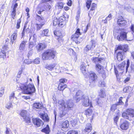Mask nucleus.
Returning <instances> with one entry per match:
<instances>
[{"mask_svg": "<svg viewBox=\"0 0 134 134\" xmlns=\"http://www.w3.org/2000/svg\"><path fill=\"white\" fill-rule=\"evenodd\" d=\"M128 50V46L127 45H125L123 46V51H122L126 52Z\"/></svg>", "mask_w": 134, "mask_h": 134, "instance_id": "obj_50", "label": "nucleus"}, {"mask_svg": "<svg viewBox=\"0 0 134 134\" xmlns=\"http://www.w3.org/2000/svg\"><path fill=\"white\" fill-rule=\"evenodd\" d=\"M4 93V90L3 87H1L0 91V97H1Z\"/></svg>", "mask_w": 134, "mask_h": 134, "instance_id": "obj_58", "label": "nucleus"}, {"mask_svg": "<svg viewBox=\"0 0 134 134\" xmlns=\"http://www.w3.org/2000/svg\"><path fill=\"white\" fill-rule=\"evenodd\" d=\"M43 105L39 103H35L33 105V107L34 108L37 109H41L43 107Z\"/></svg>", "mask_w": 134, "mask_h": 134, "instance_id": "obj_25", "label": "nucleus"}, {"mask_svg": "<svg viewBox=\"0 0 134 134\" xmlns=\"http://www.w3.org/2000/svg\"><path fill=\"white\" fill-rule=\"evenodd\" d=\"M87 66L86 65L83 63L81 64L80 66V69L84 75H85L87 72V69L86 68Z\"/></svg>", "mask_w": 134, "mask_h": 134, "instance_id": "obj_21", "label": "nucleus"}, {"mask_svg": "<svg viewBox=\"0 0 134 134\" xmlns=\"http://www.w3.org/2000/svg\"><path fill=\"white\" fill-rule=\"evenodd\" d=\"M57 6L59 9H62L63 7V4L62 2H59L57 4Z\"/></svg>", "mask_w": 134, "mask_h": 134, "instance_id": "obj_54", "label": "nucleus"}, {"mask_svg": "<svg viewBox=\"0 0 134 134\" xmlns=\"http://www.w3.org/2000/svg\"><path fill=\"white\" fill-rule=\"evenodd\" d=\"M92 59L93 62L95 63H100L101 62V60H102L101 58L94 57L92 58Z\"/></svg>", "mask_w": 134, "mask_h": 134, "instance_id": "obj_30", "label": "nucleus"}, {"mask_svg": "<svg viewBox=\"0 0 134 134\" xmlns=\"http://www.w3.org/2000/svg\"><path fill=\"white\" fill-rule=\"evenodd\" d=\"M80 12L79 10H78L77 12L76 19L77 21L79 20L80 17Z\"/></svg>", "mask_w": 134, "mask_h": 134, "instance_id": "obj_52", "label": "nucleus"}, {"mask_svg": "<svg viewBox=\"0 0 134 134\" xmlns=\"http://www.w3.org/2000/svg\"><path fill=\"white\" fill-rule=\"evenodd\" d=\"M25 62L27 64H30L32 62L30 60L27 59L25 60Z\"/></svg>", "mask_w": 134, "mask_h": 134, "instance_id": "obj_63", "label": "nucleus"}, {"mask_svg": "<svg viewBox=\"0 0 134 134\" xmlns=\"http://www.w3.org/2000/svg\"><path fill=\"white\" fill-rule=\"evenodd\" d=\"M97 103L98 105L99 106H101L102 104L103 103V102L100 99H98V101L97 102Z\"/></svg>", "mask_w": 134, "mask_h": 134, "instance_id": "obj_56", "label": "nucleus"}, {"mask_svg": "<svg viewBox=\"0 0 134 134\" xmlns=\"http://www.w3.org/2000/svg\"><path fill=\"white\" fill-rule=\"evenodd\" d=\"M34 46V44L32 42H30L29 44V48L31 49Z\"/></svg>", "mask_w": 134, "mask_h": 134, "instance_id": "obj_62", "label": "nucleus"}, {"mask_svg": "<svg viewBox=\"0 0 134 134\" xmlns=\"http://www.w3.org/2000/svg\"><path fill=\"white\" fill-rule=\"evenodd\" d=\"M129 124L128 122L126 121H124L120 125V128L122 130H126L128 128Z\"/></svg>", "mask_w": 134, "mask_h": 134, "instance_id": "obj_13", "label": "nucleus"}, {"mask_svg": "<svg viewBox=\"0 0 134 134\" xmlns=\"http://www.w3.org/2000/svg\"><path fill=\"white\" fill-rule=\"evenodd\" d=\"M122 97H120L119 99V101L116 104L117 105H121L124 104V103L122 100Z\"/></svg>", "mask_w": 134, "mask_h": 134, "instance_id": "obj_49", "label": "nucleus"}, {"mask_svg": "<svg viewBox=\"0 0 134 134\" xmlns=\"http://www.w3.org/2000/svg\"><path fill=\"white\" fill-rule=\"evenodd\" d=\"M21 21V19H20L18 20L17 21V24L16 25L17 29H19L20 27V24Z\"/></svg>", "mask_w": 134, "mask_h": 134, "instance_id": "obj_51", "label": "nucleus"}, {"mask_svg": "<svg viewBox=\"0 0 134 134\" xmlns=\"http://www.w3.org/2000/svg\"><path fill=\"white\" fill-rule=\"evenodd\" d=\"M27 113L26 110H23L21 111L20 114L21 116L23 118L24 121L26 123H29L30 122V119L26 115Z\"/></svg>", "mask_w": 134, "mask_h": 134, "instance_id": "obj_5", "label": "nucleus"}, {"mask_svg": "<svg viewBox=\"0 0 134 134\" xmlns=\"http://www.w3.org/2000/svg\"><path fill=\"white\" fill-rule=\"evenodd\" d=\"M66 81V80L65 79H60V83H62V84H64L63 83L65 82V81Z\"/></svg>", "mask_w": 134, "mask_h": 134, "instance_id": "obj_64", "label": "nucleus"}, {"mask_svg": "<svg viewBox=\"0 0 134 134\" xmlns=\"http://www.w3.org/2000/svg\"><path fill=\"white\" fill-rule=\"evenodd\" d=\"M41 23V24H36V29L37 30H40L44 24V23Z\"/></svg>", "mask_w": 134, "mask_h": 134, "instance_id": "obj_41", "label": "nucleus"}, {"mask_svg": "<svg viewBox=\"0 0 134 134\" xmlns=\"http://www.w3.org/2000/svg\"><path fill=\"white\" fill-rule=\"evenodd\" d=\"M66 87L67 86L66 85L60 83L58 85V88L59 90L63 91Z\"/></svg>", "mask_w": 134, "mask_h": 134, "instance_id": "obj_27", "label": "nucleus"}, {"mask_svg": "<svg viewBox=\"0 0 134 134\" xmlns=\"http://www.w3.org/2000/svg\"><path fill=\"white\" fill-rule=\"evenodd\" d=\"M99 84L100 85V86L104 87L105 86V84L104 81H100L99 82Z\"/></svg>", "mask_w": 134, "mask_h": 134, "instance_id": "obj_60", "label": "nucleus"}, {"mask_svg": "<svg viewBox=\"0 0 134 134\" xmlns=\"http://www.w3.org/2000/svg\"><path fill=\"white\" fill-rule=\"evenodd\" d=\"M58 104H59L60 107H62V109L63 107L64 106V105H65V103L64 101L62 100H59L58 102Z\"/></svg>", "mask_w": 134, "mask_h": 134, "instance_id": "obj_38", "label": "nucleus"}, {"mask_svg": "<svg viewBox=\"0 0 134 134\" xmlns=\"http://www.w3.org/2000/svg\"><path fill=\"white\" fill-rule=\"evenodd\" d=\"M6 58V53L4 51H3L0 53V58H2L4 59Z\"/></svg>", "mask_w": 134, "mask_h": 134, "instance_id": "obj_36", "label": "nucleus"}, {"mask_svg": "<svg viewBox=\"0 0 134 134\" xmlns=\"http://www.w3.org/2000/svg\"><path fill=\"white\" fill-rule=\"evenodd\" d=\"M122 116L125 119L131 120L134 116V110L131 109H127L125 112H123Z\"/></svg>", "mask_w": 134, "mask_h": 134, "instance_id": "obj_3", "label": "nucleus"}, {"mask_svg": "<svg viewBox=\"0 0 134 134\" xmlns=\"http://www.w3.org/2000/svg\"><path fill=\"white\" fill-rule=\"evenodd\" d=\"M117 105L116 104H114L113 105L111 108V110L112 111H114L116 109Z\"/></svg>", "mask_w": 134, "mask_h": 134, "instance_id": "obj_48", "label": "nucleus"}, {"mask_svg": "<svg viewBox=\"0 0 134 134\" xmlns=\"http://www.w3.org/2000/svg\"><path fill=\"white\" fill-rule=\"evenodd\" d=\"M89 77L90 81L91 82L96 81L97 79V77L96 74L92 71H91L90 72Z\"/></svg>", "mask_w": 134, "mask_h": 134, "instance_id": "obj_10", "label": "nucleus"}, {"mask_svg": "<svg viewBox=\"0 0 134 134\" xmlns=\"http://www.w3.org/2000/svg\"><path fill=\"white\" fill-rule=\"evenodd\" d=\"M54 34L57 36L60 37L62 36L61 32L59 31H55L54 32Z\"/></svg>", "mask_w": 134, "mask_h": 134, "instance_id": "obj_44", "label": "nucleus"}, {"mask_svg": "<svg viewBox=\"0 0 134 134\" xmlns=\"http://www.w3.org/2000/svg\"><path fill=\"white\" fill-rule=\"evenodd\" d=\"M70 122L72 126L74 127L77 124L78 120L76 119H75L71 120Z\"/></svg>", "mask_w": 134, "mask_h": 134, "instance_id": "obj_35", "label": "nucleus"}, {"mask_svg": "<svg viewBox=\"0 0 134 134\" xmlns=\"http://www.w3.org/2000/svg\"><path fill=\"white\" fill-rule=\"evenodd\" d=\"M55 65L56 64L55 63L48 64L46 66L45 68L50 71H52L55 67Z\"/></svg>", "mask_w": 134, "mask_h": 134, "instance_id": "obj_23", "label": "nucleus"}, {"mask_svg": "<svg viewBox=\"0 0 134 134\" xmlns=\"http://www.w3.org/2000/svg\"><path fill=\"white\" fill-rule=\"evenodd\" d=\"M73 106V103L71 100H68L65 103V105H64L63 108L65 110H69Z\"/></svg>", "mask_w": 134, "mask_h": 134, "instance_id": "obj_7", "label": "nucleus"}, {"mask_svg": "<svg viewBox=\"0 0 134 134\" xmlns=\"http://www.w3.org/2000/svg\"><path fill=\"white\" fill-rule=\"evenodd\" d=\"M96 4L94 3H92L91 5V10H94L95 9V7H96Z\"/></svg>", "mask_w": 134, "mask_h": 134, "instance_id": "obj_59", "label": "nucleus"}, {"mask_svg": "<svg viewBox=\"0 0 134 134\" xmlns=\"http://www.w3.org/2000/svg\"><path fill=\"white\" fill-rule=\"evenodd\" d=\"M126 23V21L122 16L119 17L118 18L117 24L120 26H125Z\"/></svg>", "mask_w": 134, "mask_h": 134, "instance_id": "obj_8", "label": "nucleus"}, {"mask_svg": "<svg viewBox=\"0 0 134 134\" xmlns=\"http://www.w3.org/2000/svg\"><path fill=\"white\" fill-rule=\"evenodd\" d=\"M20 87L24 93L26 94H31L34 92L35 90L34 85L31 84L26 85L20 83Z\"/></svg>", "mask_w": 134, "mask_h": 134, "instance_id": "obj_1", "label": "nucleus"}, {"mask_svg": "<svg viewBox=\"0 0 134 134\" xmlns=\"http://www.w3.org/2000/svg\"><path fill=\"white\" fill-rule=\"evenodd\" d=\"M91 129V124H88L86 125V126L84 130L85 132L86 133H88L90 132Z\"/></svg>", "mask_w": 134, "mask_h": 134, "instance_id": "obj_26", "label": "nucleus"}, {"mask_svg": "<svg viewBox=\"0 0 134 134\" xmlns=\"http://www.w3.org/2000/svg\"><path fill=\"white\" fill-rule=\"evenodd\" d=\"M92 110L91 109H88L86 110L85 112V114L86 115H91L92 113Z\"/></svg>", "mask_w": 134, "mask_h": 134, "instance_id": "obj_34", "label": "nucleus"}, {"mask_svg": "<svg viewBox=\"0 0 134 134\" xmlns=\"http://www.w3.org/2000/svg\"><path fill=\"white\" fill-rule=\"evenodd\" d=\"M91 44H90V45L91 46V47L92 48H94L96 46V42L94 40H92L91 41Z\"/></svg>", "mask_w": 134, "mask_h": 134, "instance_id": "obj_47", "label": "nucleus"}, {"mask_svg": "<svg viewBox=\"0 0 134 134\" xmlns=\"http://www.w3.org/2000/svg\"><path fill=\"white\" fill-rule=\"evenodd\" d=\"M18 6V5L17 3H15L14 5L13 6H12V7L11 14L12 18L13 19H14L16 15V10Z\"/></svg>", "mask_w": 134, "mask_h": 134, "instance_id": "obj_15", "label": "nucleus"}, {"mask_svg": "<svg viewBox=\"0 0 134 134\" xmlns=\"http://www.w3.org/2000/svg\"><path fill=\"white\" fill-rule=\"evenodd\" d=\"M86 7L87 8L89 9L90 8L92 1L90 0H86Z\"/></svg>", "mask_w": 134, "mask_h": 134, "instance_id": "obj_46", "label": "nucleus"}, {"mask_svg": "<svg viewBox=\"0 0 134 134\" xmlns=\"http://www.w3.org/2000/svg\"><path fill=\"white\" fill-rule=\"evenodd\" d=\"M117 32L120 34L117 37V39L119 41H122L124 40H128L127 38V33L124 32L122 29H119Z\"/></svg>", "mask_w": 134, "mask_h": 134, "instance_id": "obj_4", "label": "nucleus"}, {"mask_svg": "<svg viewBox=\"0 0 134 134\" xmlns=\"http://www.w3.org/2000/svg\"><path fill=\"white\" fill-rule=\"evenodd\" d=\"M125 55V52L123 51L119 52L118 53L117 55V60L120 61L122 60Z\"/></svg>", "mask_w": 134, "mask_h": 134, "instance_id": "obj_16", "label": "nucleus"}, {"mask_svg": "<svg viewBox=\"0 0 134 134\" xmlns=\"http://www.w3.org/2000/svg\"><path fill=\"white\" fill-rule=\"evenodd\" d=\"M33 62L35 64H38L40 63V61L38 58H36L35 60H33Z\"/></svg>", "mask_w": 134, "mask_h": 134, "instance_id": "obj_61", "label": "nucleus"}, {"mask_svg": "<svg viewBox=\"0 0 134 134\" xmlns=\"http://www.w3.org/2000/svg\"><path fill=\"white\" fill-rule=\"evenodd\" d=\"M45 45L42 43H39L36 46V48L37 51L40 52L46 47Z\"/></svg>", "mask_w": 134, "mask_h": 134, "instance_id": "obj_17", "label": "nucleus"}, {"mask_svg": "<svg viewBox=\"0 0 134 134\" xmlns=\"http://www.w3.org/2000/svg\"><path fill=\"white\" fill-rule=\"evenodd\" d=\"M56 53L55 51L53 50H47L42 54V59L44 60L53 59L55 57Z\"/></svg>", "mask_w": 134, "mask_h": 134, "instance_id": "obj_2", "label": "nucleus"}, {"mask_svg": "<svg viewBox=\"0 0 134 134\" xmlns=\"http://www.w3.org/2000/svg\"><path fill=\"white\" fill-rule=\"evenodd\" d=\"M69 124L68 121L66 120L63 122L62 124L61 127L62 130H64L69 126Z\"/></svg>", "mask_w": 134, "mask_h": 134, "instance_id": "obj_19", "label": "nucleus"}, {"mask_svg": "<svg viewBox=\"0 0 134 134\" xmlns=\"http://www.w3.org/2000/svg\"><path fill=\"white\" fill-rule=\"evenodd\" d=\"M67 134H78V132L76 130H72L68 131Z\"/></svg>", "mask_w": 134, "mask_h": 134, "instance_id": "obj_39", "label": "nucleus"}, {"mask_svg": "<svg viewBox=\"0 0 134 134\" xmlns=\"http://www.w3.org/2000/svg\"><path fill=\"white\" fill-rule=\"evenodd\" d=\"M127 71L129 73H132L134 71V64H132L130 68L128 69Z\"/></svg>", "mask_w": 134, "mask_h": 134, "instance_id": "obj_37", "label": "nucleus"}, {"mask_svg": "<svg viewBox=\"0 0 134 134\" xmlns=\"http://www.w3.org/2000/svg\"><path fill=\"white\" fill-rule=\"evenodd\" d=\"M49 30L48 29H46L41 31V36H48Z\"/></svg>", "mask_w": 134, "mask_h": 134, "instance_id": "obj_24", "label": "nucleus"}, {"mask_svg": "<svg viewBox=\"0 0 134 134\" xmlns=\"http://www.w3.org/2000/svg\"><path fill=\"white\" fill-rule=\"evenodd\" d=\"M66 21L64 20V18L62 17L59 18L58 19V25L60 26L63 27L65 25Z\"/></svg>", "mask_w": 134, "mask_h": 134, "instance_id": "obj_18", "label": "nucleus"}, {"mask_svg": "<svg viewBox=\"0 0 134 134\" xmlns=\"http://www.w3.org/2000/svg\"><path fill=\"white\" fill-rule=\"evenodd\" d=\"M14 95L15 93L14 92H12L11 94H10V95L9 97V99L10 100L12 99V98L14 99L13 100V102L15 104H16L18 103L17 102H15L14 101V99H15L17 100V98L16 97H14Z\"/></svg>", "mask_w": 134, "mask_h": 134, "instance_id": "obj_32", "label": "nucleus"}, {"mask_svg": "<svg viewBox=\"0 0 134 134\" xmlns=\"http://www.w3.org/2000/svg\"><path fill=\"white\" fill-rule=\"evenodd\" d=\"M12 106V103H8L6 105V107L8 109H9Z\"/></svg>", "mask_w": 134, "mask_h": 134, "instance_id": "obj_53", "label": "nucleus"}, {"mask_svg": "<svg viewBox=\"0 0 134 134\" xmlns=\"http://www.w3.org/2000/svg\"><path fill=\"white\" fill-rule=\"evenodd\" d=\"M42 132H44L46 134H48L50 132V130L48 125H47L46 127L43 129L42 130Z\"/></svg>", "mask_w": 134, "mask_h": 134, "instance_id": "obj_31", "label": "nucleus"}, {"mask_svg": "<svg viewBox=\"0 0 134 134\" xmlns=\"http://www.w3.org/2000/svg\"><path fill=\"white\" fill-rule=\"evenodd\" d=\"M96 71L99 73L104 74L105 71L103 67L99 64H97L96 66Z\"/></svg>", "mask_w": 134, "mask_h": 134, "instance_id": "obj_11", "label": "nucleus"}, {"mask_svg": "<svg viewBox=\"0 0 134 134\" xmlns=\"http://www.w3.org/2000/svg\"><path fill=\"white\" fill-rule=\"evenodd\" d=\"M80 31V29H78L75 34L72 35L71 37V39L73 41H75L76 43L77 44H79L80 42V41L77 40L79 38V36L81 34Z\"/></svg>", "mask_w": 134, "mask_h": 134, "instance_id": "obj_6", "label": "nucleus"}, {"mask_svg": "<svg viewBox=\"0 0 134 134\" xmlns=\"http://www.w3.org/2000/svg\"><path fill=\"white\" fill-rule=\"evenodd\" d=\"M39 114L41 117L44 121H49V118L47 114H44L40 113Z\"/></svg>", "mask_w": 134, "mask_h": 134, "instance_id": "obj_20", "label": "nucleus"}, {"mask_svg": "<svg viewBox=\"0 0 134 134\" xmlns=\"http://www.w3.org/2000/svg\"><path fill=\"white\" fill-rule=\"evenodd\" d=\"M62 110L63 111H61L59 114V116L60 117H62L64 116L67 113V110H65L63 108V107Z\"/></svg>", "mask_w": 134, "mask_h": 134, "instance_id": "obj_28", "label": "nucleus"}, {"mask_svg": "<svg viewBox=\"0 0 134 134\" xmlns=\"http://www.w3.org/2000/svg\"><path fill=\"white\" fill-rule=\"evenodd\" d=\"M57 18H54L53 20V24L54 26H56L57 25H58V21Z\"/></svg>", "mask_w": 134, "mask_h": 134, "instance_id": "obj_45", "label": "nucleus"}, {"mask_svg": "<svg viewBox=\"0 0 134 134\" xmlns=\"http://www.w3.org/2000/svg\"><path fill=\"white\" fill-rule=\"evenodd\" d=\"M32 121L34 124L37 127L40 126L41 125L43 124L42 121L39 119H34L32 120Z\"/></svg>", "mask_w": 134, "mask_h": 134, "instance_id": "obj_12", "label": "nucleus"}, {"mask_svg": "<svg viewBox=\"0 0 134 134\" xmlns=\"http://www.w3.org/2000/svg\"><path fill=\"white\" fill-rule=\"evenodd\" d=\"M91 46L90 44L87 45L84 48V50L86 51H88L89 50H91L92 49Z\"/></svg>", "mask_w": 134, "mask_h": 134, "instance_id": "obj_42", "label": "nucleus"}, {"mask_svg": "<svg viewBox=\"0 0 134 134\" xmlns=\"http://www.w3.org/2000/svg\"><path fill=\"white\" fill-rule=\"evenodd\" d=\"M76 96L75 99L77 102L79 101L81 99L83 98L84 96H82V93L80 91H78L76 92Z\"/></svg>", "mask_w": 134, "mask_h": 134, "instance_id": "obj_14", "label": "nucleus"}, {"mask_svg": "<svg viewBox=\"0 0 134 134\" xmlns=\"http://www.w3.org/2000/svg\"><path fill=\"white\" fill-rule=\"evenodd\" d=\"M26 26H27V24L25 23V26L24 27V28L23 29V32H22V37H23L24 36V35L25 30L26 29Z\"/></svg>", "mask_w": 134, "mask_h": 134, "instance_id": "obj_55", "label": "nucleus"}, {"mask_svg": "<svg viewBox=\"0 0 134 134\" xmlns=\"http://www.w3.org/2000/svg\"><path fill=\"white\" fill-rule=\"evenodd\" d=\"M17 34L16 33H14L11 36L10 42L12 44H13L14 41L16 39L17 36Z\"/></svg>", "mask_w": 134, "mask_h": 134, "instance_id": "obj_29", "label": "nucleus"}, {"mask_svg": "<svg viewBox=\"0 0 134 134\" xmlns=\"http://www.w3.org/2000/svg\"><path fill=\"white\" fill-rule=\"evenodd\" d=\"M125 63L123 62L119 65V68L121 70H123L125 69Z\"/></svg>", "mask_w": 134, "mask_h": 134, "instance_id": "obj_33", "label": "nucleus"}, {"mask_svg": "<svg viewBox=\"0 0 134 134\" xmlns=\"http://www.w3.org/2000/svg\"><path fill=\"white\" fill-rule=\"evenodd\" d=\"M99 96L101 97H103L105 96V93L104 89H101L99 94Z\"/></svg>", "mask_w": 134, "mask_h": 134, "instance_id": "obj_40", "label": "nucleus"}, {"mask_svg": "<svg viewBox=\"0 0 134 134\" xmlns=\"http://www.w3.org/2000/svg\"><path fill=\"white\" fill-rule=\"evenodd\" d=\"M26 43L27 41H23L21 42L19 47V49L20 51H22L25 49Z\"/></svg>", "mask_w": 134, "mask_h": 134, "instance_id": "obj_22", "label": "nucleus"}, {"mask_svg": "<svg viewBox=\"0 0 134 134\" xmlns=\"http://www.w3.org/2000/svg\"><path fill=\"white\" fill-rule=\"evenodd\" d=\"M37 19L41 23H43L44 22V20L43 17H41L40 16L38 15Z\"/></svg>", "mask_w": 134, "mask_h": 134, "instance_id": "obj_43", "label": "nucleus"}, {"mask_svg": "<svg viewBox=\"0 0 134 134\" xmlns=\"http://www.w3.org/2000/svg\"><path fill=\"white\" fill-rule=\"evenodd\" d=\"M82 99V105L85 107L88 106L90 104V106H92L91 102H89L88 97L87 96H84Z\"/></svg>", "mask_w": 134, "mask_h": 134, "instance_id": "obj_9", "label": "nucleus"}, {"mask_svg": "<svg viewBox=\"0 0 134 134\" xmlns=\"http://www.w3.org/2000/svg\"><path fill=\"white\" fill-rule=\"evenodd\" d=\"M87 27L88 25L86 26L83 27H82V30L84 33H86V32L88 30Z\"/></svg>", "mask_w": 134, "mask_h": 134, "instance_id": "obj_57", "label": "nucleus"}]
</instances>
